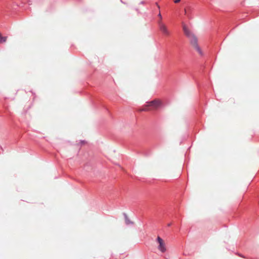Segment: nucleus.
Returning <instances> with one entry per match:
<instances>
[{
    "instance_id": "nucleus-6",
    "label": "nucleus",
    "mask_w": 259,
    "mask_h": 259,
    "mask_svg": "<svg viewBox=\"0 0 259 259\" xmlns=\"http://www.w3.org/2000/svg\"><path fill=\"white\" fill-rule=\"evenodd\" d=\"M125 216V223L126 225H130L132 224L133 223L129 220V219L127 218V215L126 214H124Z\"/></svg>"
},
{
    "instance_id": "nucleus-9",
    "label": "nucleus",
    "mask_w": 259,
    "mask_h": 259,
    "mask_svg": "<svg viewBox=\"0 0 259 259\" xmlns=\"http://www.w3.org/2000/svg\"><path fill=\"white\" fill-rule=\"evenodd\" d=\"M85 143V141H84L82 140V142H81L82 146L83 145H84Z\"/></svg>"
},
{
    "instance_id": "nucleus-8",
    "label": "nucleus",
    "mask_w": 259,
    "mask_h": 259,
    "mask_svg": "<svg viewBox=\"0 0 259 259\" xmlns=\"http://www.w3.org/2000/svg\"><path fill=\"white\" fill-rule=\"evenodd\" d=\"M180 1H181V0H175V3H178L180 2Z\"/></svg>"
},
{
    "instance_id": "nucleus-7",
    "label": "nucleus",
    "mask_w": 259,
    "mask_h": 259,
    "mask_svg": "<svg viewBox=\"0 0 259 259\" xmlns=\"http://www.w3.org/2000/svg\"><path fill=\"white\" fill-rule=\"evenodd\" d=\"M158 16L160 18V20L159 21H161V19H162V16L160 14V13H159L158 15Z\"/></svg>"
},
{
    "instance_id": "nucleus-5",
    "label": "nucleus",
    "mask_w": 259,
    "mask_h": 259,
    "mask_svg": "<svg viewBox=\"0 0 259 259\" xmlns=\"http://www.w3.org/2000/svg\"><path fill=\"white\" fill-rule=\"evenodd\" d=\"M7 40V36H3L0 33V44L5 42Z\"/></svg>"
},
{
    "instance_id": "nucleus-2",
    "label": "nucleus",
    "mask_w": 259,
    "mask_h": 259,
    "mask_svg": "<svg viewBox=\"0 0 259 259\" xmlns=\"http://www.w3.org/2000/svg\"><path fill=\"white\" fill-rule=\"evenodd\" d=\"M148 106L152 107L153 109H157L163 106L162 102L159 100H154L148 102Z\"/></svg>"
},
{
    "instance_id": "nucleus-3",
    "label": "nucleus",
    "mask_w": 259,
    "mask_h": 259,
    "mask_svg": "<svg viewBox=\"0 0 259 259\" xmlns=\"http://www.w3.org/2000/svg\"><path fill=\"white\" fill-rule=\"evenodd\" d=\"M156 241L158 244V249L162 253L165 252L166 251V248L163 240L158 236L156 239Z\"/></svg>"
},
{
    "instance_id": "nucleus-4",
    "label": "nucleus",
    "mask_w": 259,
    "mask_h": 259,
    "mask_svg": "<svg viewBox=\"0 0 259 259\" xmlns=\"http://www.w3.org/2000/svg\"><path fill=\"white\" fill-rule=\"evenodd\" d=\"M158 26L159 28L160 31L163 33V35L165 36H168L170 35V31L168 30L167 27L161 21H158Z\"/></svg>"
},
{
    "instance_id": "nucleus-10",
    "label": "nucleus",
    "mask_w": 259,
    "mask_h": 259,
    "mask_svg": "<svg viewBox=\"0 0 259 259\" xmlns=\"http://www.w3.org/2000/svg\"><path fill=\"white\" fill-rule=\"evenodd\" d=\"M156 6H157L158 8L159 9H160V7L158 5L157 3L156 4Z\"/></svg>"
},
{
    "instance_id": "nucleus-12",
    "label": "nucleus",
    "mask_w": 259,
    "mask_h": 259,
    "mask_svg": "<svg viewBox=\"0 0 259 259\" xmlns=\"http://www.w3.org/2000/svg\"><path fill=\"white\" fill-rule=\"evenodd\" d=\"M170 225H171V223H168L167 224V226H168V227L170 226Z\"/></svg>"
},
{
    "instance_id": "nucleus-11",
    "label": "nucleus",
    "mask_w": 259,
    "mask_h": 259,
    "mask_svg": "<svg viewBox=\"0 0 259 259\" xmlns=\"http://www.w3.org/2000/svg\"><path fill=\"white\" fill-rule=\"evenodd\" d=\"M144 3H144V1H142V2L140 3V4H144Z\"/></svg>"
},
{
    "instance_id": "nucleus-1",
    "label": "nucleus",
    "mask_w": 259,
    "mask_h": 259,
    "mask_svg": "<svg viewBox=\"0 0 259 259\" xmlns=\"http://www.w3.org/2000/svg\"><path fill=\"white\" fill-rule=\"evenodd\" d=\"M183 30L185 35L190 39L191 44L200 55H202V51L198 45V40L196 36L190 32L185 25L183 26Z\"/></svg>"
}]
</instances>
